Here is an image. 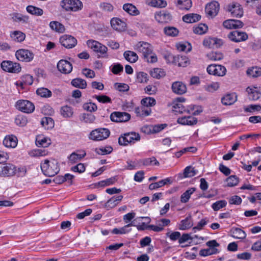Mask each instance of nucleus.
<instances>
[{"instance_id": "nucleus-1", "label": "nucleus", "mask_w": 261, "mask_h": 261, "mask_svg": "<svg viewBox=\"0 0 261 261\" xmlns=\"http://www.w3.org/2000/svg\"><path fill=\"white\" fill-rule=\"evenodd\" d=\"M135 49L142 54L145 61L149 63H154L158 61L155 54L153 52L152 45L146 42H139L135 46Z\"/></svg>"}, {"instance_id": "nucleus-2", "label": "nucleus", "mask_w": 261, "mask_h": 261, "mask_svg": "<svg viewBox=\"0 0 261 261\" xmlns=\"http://www.w3.org/2000/svg\"><path fill=\"white\" fill-rule=\"evenodd\" d=\"M41 169L43 173L46 176H53L57 174L60 170L58 163L54 160L49 161L48 160H44L43 163H41Z\"/></svg>"}, {"instance_id": "nucleus-3", "label": "nucleus", "mask_w": 261, "mask_h": 261, "mask_svg": "<svg viewBox=\"0 0 261 261\" xmlns=\"http://www.w3.org/2000/svg\"><path fill=\"white\" fill-rule=\"evenodd\" d=\"M140 140V135L136 132H132L121 135L118 139V143L121 146H126L128 144L134 143Z\"/></svg>"}, {"instance_id": "nucleus-4", "label": "nucleus", "mask_w": 261, "mask_h": 261, "mask_svg": "<svg viewBox=\"0 0 261 261\" xmlns=\"http://www.w3.org/2000/svg\"><path fill=\"white\" fill-rule=\"evenodd\" d=\"M88 46L92 49L94 51L99 53L98 55V58H108L107 55L108 48L104 45L101 44L99 42L93 40H89L87 42Z\"/></svg>"}, {"instance_id": "nucleus-5", "label": "nucleus", "mask_w": 261, "mask_h": 261, "mask_svg": "<svg viewBox=\"0 0 261 261\" xmlns=\"http://www.w3.org/2000/svg\"><path fill=\"white\" fill-rule=\"evenodd\" d=\"M110 135V131L108 128H99L92 130L89 138L94 141H101L107 139Z\"/></svg>"}, {"instance_id": "nucleus-6", "label": "nucleus", "mask_w": 261, "mask_h": 261, "mask_svg": "<svg viewBox=\"0 0 261 261\" xmlns=\"http://www.w3.org/2000/svg\"><path fill=\"white\" fill-rule=\"evenodd\" d=\"M61 5L66 11L74 12L81 10L83 7V4L80 0H63Z\"/></svg>"}, {"instance_id": "nucleus-7", "label": "nucleus", "mask_w": 261, "mask_h": 261, "mask_svg": "<svg viewBox=\"0 0 261 261\" xmlns=\"http://www.w3.org/2000/svg\"><path fill=\"white\" fill-rule=\"evenodd\" d=\"M16 108L24 113H32L35 109L34 104L28 100H19L16 104Z\"/></svg>"}, {"instance_id": "nucleus-8", "label": "nucleus", "mask_w": 261, "mask_h": 261, "mask_svg": "<svg viewBox=\"0 0 261 261\" xmlns=\"http://www.w3.org/2000/svg\"><path fill=\"white\" fill-rule=\"evenodd\" d=\"M1 66L3 70L9 72L17 73L21 71L20 64L11 61H4L2 62Z\"/></svg>"}, {"instance_id": "nucleus-9", "label": "nucleus", "mask_w": 261, "mask_h": 261, "mask_svg": "<svg viewBox=\"0 0 261 261\" xmlns=\"http://www.w3.org/2000/svg\"><path fill=\"white\" fill-rule=\"evenodd\" d=\"M130 115L126 112H114L110 115L112 121L115 122H125L130 119Z\"/></svg>"}, {"instance_id": "nucleus-10", "label": "nucleus", "mask_w": 261, "mask_h": 261, "mask_svg": "<svg viewBox=\"0 0 261 261\" xmlns=\"http://www.w3.org/2000/svg\"><path fill=\"white\" fill-rule=\"evenodd\" d=\"M1 168L0 176L1 177L12 176L16 173V167L12 164H4L2 165Z\"/></svg>"}, {"instance_id": "nucleus-11", "label": "nucleus", "mask_w": 261, "mask_h": 261, "mask_svg": "<svg viewBox=\"0 0 261 261\" xmlns=\"http://www.w3.org/2000/svg\"><path fill=\"white\" fill-rule=\"evenodd\" d=\"M15 56L18 60L27 62H30L34 58L33 53L28 49H21L16 51Z\"/></svg>"}, {"instance_id": "nucleus-12", "label": "nucleus", "mask_w": 261, "mask_h": 261, "mask_svg": "<svg viewBox=\"0 0 261 261\" xmlns=\"http://www.w3.org/2000/svg\"><path fill=\"white\" fill-rule=\"evenodd\" d=\"M207 71L210 74L223 76L225 74L226 69L224 66L220 65L211 64L207 67Z\"/></svg>"}, {"instance_id": "nucleus-13", "label": "nucleus", "mask_w": 261, "mask_h": 261, "mask_svg": "<svg viewBox=\"0 0 261 261\" xmlns=\"http://www.w3.org/2000/svg\"><path fill=\"white\" fill-rule=\"evenodd\" d=\"M60 42L65 47L71 48L77 44L76 39L71 35H65L60 38Z\"/></svg>"}, {"instance_id": "nucleus-14", "label": "nucleus", "mask_w": 261, "mask_h": 261, "mask_svg": "<svg viewBox=\"0 0 261 261\" xmlns=\"http://www.w3.org/2000/svg\"><path fill=\"white\" fill-rule=\"evenodd\" d=\"M219 10V4L216 1L208 3L205 8L206 13L210 16H216Z\"/></svg>"}, {"instance_id": "nucleus-15", "label": "nucleus", "mask_w": 261, "mask_h": 261, "mask_svg": "<svg viewBox=\"0 0 261 261\" xmlns=\"http://www.w3.org/2000/svg\"><path fill=\"white\" fill-rule=\"evenodd\" d=\"M59 71L64 74L70 73L72 70V65L70 62L66 60H61L57 64Z\"/></svg>"}, {"instance_id": "nucleus-16", "label": "nucleus", "mask_w": 261, "mask_h": 261, "mask_svg": "<svg viewBox=\"0 0 261 261\" xmlns=\"http://www.w3.org/2000/svg\"><path fill=\"white\" fill-rule=\"evenodd\" d=\"M247 38V34L243 32L234 31L229 33V39L236 42L245 41Z\"/></svg>"}, {"instance_id": "nucleus-17", "label": "nucleus", "mask_w": 261, "mask_h": 261, "mask_svg": "<svg viewBox=\"0 0 261 261\" xmlns=\"http://www.w3.org/2000/svg\"><path fill=\"white\" fill-rule=\"evenodd\" d=\"M155 19L160 23H168L172 19L171 14L165 11L156 12L155 14Z\"/></svg>"}, {"instance_id": "nucleus-18", "label": "nucleus", "mask_w": 261, "mask_h": 261, "mask_svg": "<svg viewBox=\"0 0 261 261\" xmlns=\"http://www.w3.org/2000/svg\"><path fill=\"white\" fill-rule=\"evenodd\" d=\"M229 12L233 17H241L243 15V10L241 6L237 3H233L229 8Z\"/></svg>"}, {"instance_id": "nucleus-19", "label": "nucleus", "mask_w": 261, "mask_h": 261, "mask_svg": "<svg viewBox=\"0 0 261 261\" xmlns=\"http://www.w3.org/2000/svg\"><path fill=\"white\" fill-rule=\"evenodd\" d=\"M172 89L174 93L181 95L187 91V87L181 82H175L172 85Z\"/></svg>"}, {"instance_id": "nucleus-20", "label": "nucleus", "mask_w": 261, "mask_h": 261, "mask_svg": "<svg viewBox=\"0 0 261 261\" xmlns=\"http://www.w3.org/2000/svg\"><path fill=\"white\" fill-rule=\"evenodd\" d=\"M112 27L115 30L121 32L124 31L126 28L125 23L118 18H113L111 20Z\"/></svg>"}, {"instance_id": "nucleus-21", "label": "nucleus", "mask_w": 261, "mask_h": 261, "mask_svg": "<svg viewBox=\"0 0 261 261\" xmlns=\"http://www.w3.org/2000/svg\"><path fill=\"white\" fill-rule=\"evenodd\" d=\"M229 235L238 239H244L246 237V233L240 228L232 227L229 230Z\"/></svg>"}, {"instance_id": "nucleus-22", "label": "nucleus", "mask_w": 261, "mask_h": 261, "mask_svg": "<svg viewBox=\"0 0 261 261\" xmlns=\"http://www.w3.org/2000/svg\"><path fill=\"white\" fill-rule=\"evenodd\" d=\"M3 144L8 148H15L17 145V139L13 135L6 136L3 140Z\"/></svg>"}, {"instance_id": "nucleus-23", "label": "nucleus", "mask_w": 261, "mask_h": 261, "mask_svg": "<svg viewBox=\"0 0 261 261\" xmlns=\"http://www.w3.org/2000/svg\"><path fill=\"white\" fill-rule=\"evenodd\" d=\"M122 195H119L116 197H112L105 203V207L107 208L108 210L114 207L117 205L118 202H120L122 200Z\"/></svg>"}, {"instance_id": "nucleus-24", "label": "nucleus", "mask_w": 261, "mask_h": 261, "mask_svg": "<svg viewBox=\"0 0 261 261\" xmlns=\"http://www.w3.org/2000/svg\"><path fill=\"white\" fill-rule=\"evenodd\" d=\"M177 122L182 125H193L197 123V119L192 116H185L179 118Z\"/></svg>"}, {"instance_id": "nucleus-25", "label": "nucleus", "mask_w": 261, "mask_h": 261, "mask_svg": "<svg viewBox=\"0 0 261 261\" xmlns=\"http://www.w3.org/2000/svg\"><path fill=\"white\" fill-rule=\"evenodd\" d=\"M172 182L170 178H166L158 182L151 183L149 185V189L150 190H155L159 188L162 187L167 184H171Z\"/></svg>"}, {"instance_id": "nucleus-26", "label": "nucleus", "mask_w": 261, "mask_h": 261, "mask_svg": "<svg viewBox=\"0 0 261 261\" xmlns=\"http://www.w3.org/2000/svg\"><path fill=\"white\" fill-rule=\"evenodd\" d=\"M51 144L50 139L43 136H38L36 139V144L37 146L43 148L48 147Z\"/></svg>"}, {"instance_id": "nucleus-27", "label": "nucleus", "mask_w": 261, "mask_h": 261, "mask_svg": "<svg viewBox=\"0 0 261 261\" xmlns=\"http://www.w3.org/2000/svg\"><path fill=\"white\" fill-rule=\"evenodd\" d=\"M182 20L187 23H194L201 19V16L197 14L190 13L182 17Z\"/></svg>"}, {"instance_id": "nucleus-28", "label": "nucleus", "mask_w": 261, "mask_h": 261, "mask_svg": "<svg viewBox=\"0 0 261 261\" xmlns=\"http://www.w3.org/2000/svg\"><path fill=\"white\" fill-rule=\"evenodd\" d=\"M174 64L179 67H187L189 64V60L186 56H177L174 60Z\"/></svg>"}, {"instance_id": "nucleus-29", "label": "nucleus", "mask_w": 261, "mask_h": 261, "mask_svg": "<svg viewBox=\"0 0 261 261\" xmlns=\"http://www.w3.org/2000/svg\"><path fill=\"white\" fill-rule=\"evenodd\" d=\"M83 154H78L75 152H72L68 157V159L69 162L71 164H74L81 161L83 158H84L86 155V153L85 151H83Z\"/></svg>"}, {"instance_id": "nucleus-30", "label": "nucleus", "mask_w": 261, "mask_h": 261, "mask_svg": "<svg viewBox=\"0 0 261 261\" xmlns=\"http://www.w3.org/2000/svg\"><path fill=\"white\" fill-rule=\"evenodd\" d=\"M123 56L124 58L130 63H135L138 59L137 54L130 50L124 51Z\"/></svg>"}, {"instance_id": "nucleus-31", "label": "nucleus", "mask_w": 261, "mask_h": 261, "mask_svg": "<svg viewBox=\"0 0 261 261\" xmlns=\"http://www.w3.org/2000/svg\"><path fill=\"white\" fill-rule=\"evenodd\" d=\"M246 92L248 94V98L252 100H256L259 98L260 93L256 89L248 87Z\"/></svg>"}, {"instance_id": "nucleus-32", "label": "nucleus", "mask_w": 261, "mask_h": 261, "mask_svg": "<svg viewBox=\"0 0 261 261\" xmlns=\"http://www.w3.org/2000/svg\"><path fill=\"white\" fill-rule=\"evenodd\" d=\"M49 27L53 30L59 33H63L65 30L64 25L57 21H51Z\"/></svg>"}, {"instance_id": "nucleus-33", "label": "nucleus", "mask_w": 261, "mask_h": 261, "mask_svg": "<svg viewBox=\"0 0 261 261\" xmlns=\"http://www.w3.org/2000/svg\"><path fill=\"white\" fill-rule=\"evenodd\" d=\"M123 10L132 15H137L139 14L136 7L131 4H125L123 6Z\"/></svg>"}, {"instance_id": "nucleus-34", "label": "nucleus", "mask_w": 261, "mask_h": 261, "mask_svg": "<svg viewBox=\"0 0 261 261\" xmlns=\"http://www.w3.org/2000/svg\"><path fill=\"white\" fill-rule=\"evenodd\" d=\"M195 188H190L186 190L180 196V201L182 203L188 202L191 195L195 191Z\"/></svg>"}, {"instance_id": "nucleus-35", "label": "nucleus", "mask_w": 261, "mask_h": 261, "mask_svg": "<svg viewBox=\"0 0 261 261\" xmlns=\"http://www.w3.org/2000/svg\"><path fill=\"white\" fill-rule=\"evenodd\" d=\"M139 163H142L144 166H148L151 165L159 166L160 163L154 156L150 158H146L140 160Z\"/></svg>"}, {"instance_id": "nucleus-36", "label": "nucleus", "mask_w": 261, "mask_h": 261, "mask_svg": "<svg viewBox=\"0 0 261 261\" xmlns=\"http://www.w3.org/2000/svg\"><path fill=\"white\" fill-rule=\"evenodd\" d=\"M71 85L76 88L80 89H85L87 87V83L84 79L81 78H76L73 79L71 82Z\"/></svg>"}, {"instance_id": "nucleus-37", "label": "nucleus", "mask_w": 261, "mask_h": 261, "mask_svg": "<svg viewBox=\"0 0 261 261\" xmlns=\"http://www.w3.org/2000/svg\"><path fill=\"white\" fill-rule=\"evenodd\" d=\"M41 125L47 129L51 128L54 126V120L49 117H43L41 121Z\"/></svg>"}, {"instance_id": "nucleus-38", "label": "nucleus", "mask_w": 261, "mask_h": 261, "mask_svg": "<svg viewBox=\"0 0 261 261\" xmlns=\"http://www.w3.org/2000/svg\"><path fill=\"white\" fill-rule=\"evenodd\" d=\"M27 11L28 13L36 16H41L43 13V11L42 9L32 5L28 6L27 7Z\"/></svg>"}, {"instance_id": "nucleus-39", "label": "nucleus", "mask_w": 261, "mask_h": 261, "mask_svg": "<svg viewBox=\"0 0 261 261\" xmlns=\"http://www.w3.org/2000/svg\"><path fill=\"white\" fill-rule=\"evenodd\" d=\"M164 32L167 36L175 37L178 34L179 31L176 28L169 26L164 28Z\"/></svg>"}, {"instance_id": "nucleus-40", "label": "nucleus", "mask_w": 261, "mask_h": 261, "mask_svg": "<svg viewBox=\"0 0 261 261\" xmlns=\"http://www.w3.org/2000/svg\"><path fill=\"white\" fill-rule=\"evenodd\" d=\"M36 93L38 95L45 98L50 97L52 95L51 92L49 89L43 87L37 89Z\"/></svg>"}, {"instance_id": "nucleus-41", "label": "nucleus", "mask_w": 261, "mask_h": 261, "mask_svg": "<svg viewBox=\"0 0 261 261\" xmlns=\"http://www.w3.org/2000/svg\"><path fill=\"white\" fill-rule=\"evenodd\" d=\"M207 30V26L204 23H200L197 27L193 28L194 33L199 35L204 34L206 32Z\"/></svg>"}, {"instance_id": "nucleus-42", "label": "nucleus", "mask_w": 261, "mask_h": 261, "mask_svg": "<svg viewBox=\"0 0 261 261\" xmlns=\"http://www.w3.org/2000/svg\"><path fill=\"white\" fill-rule=\"evenodd\" d=\"M247 74L251 77H257L261 75V68L257 67H253L247 70Z\"/></svg>"}, {"instance_id": "nucleus-43", "label": "nucleus", "mask_w": 261, "mask_h": 261, "mask_svg": "<svg viewBox=\"0 0 261 261\" xmlns=\"http://www.w3.org/2000/svg\"><path fill=\"white\" fill-rule=\"evenodd\" d=\"M141 103L144 107H153L156 104V100L153 97H148L143 98L141 101Z\"/></svg>"}, {"instance_id": "nucleus-44", "label": "nucleus", "mask_w": 261, "mask_h": 261, "mask_svg": "<svg viewBox=\"0 0 261 261\" xmlns=\"http://www.w3.org/2000/svg\"><path fill=\"white\" fill-rule=\"evenodd\" d=\"M61 114L65 118L70 117L73 115L72 109L68 106H65L61 109Z\"/></svg>"}, {"instance_id": "nucleus-45", "label": "nucleus", "mask_w": 261, "mask_h": 261, "mask_svg": "<svg viewBox=\"0 0 261 261\" xmlns=\"http://www.w3.org/2000/svg\"><path fill=\"white\" fill-rule=\"evenodd\" d=\"M11 36L14 40L18 42L23 41L25 37V34L20 31H14Z\"/></svg>"}, {"instance_id": "nucleus-46", "label": "nucleus", "mask_w": 261, "mask_h": 261, "mask_svg": "<svg viewBox=\"0 0 261 261\" xmlns=\"http://www.w3.org/2000/svg\"><path fill=\"white\" fill-rule=\"evenodd\" d=\"M244 23L237 19H229V29H237L243 27Z\"/></svg>"}, {"instance_id": "nucleus-47", "label": "nucleus", "mask_w": 261, "mask_h": 261, "mask_svg": "<svg viewBox=\"0 0 261 261\" xmlns=\"http://www.w3.org/2000/svg\"><path fill=\"white\" fill-rule=\"evenodd\" d=\"M261 110V106L259 105H250L244 107V111L245 112L253 113L258 112Z\"/></svg>"}, {"instance_id": "nucleus-48", "label": "nucleus", "mask_w": 261, "mask_h": 261, "mask_svg": "<svg viewBox=\"0 0 261 261\" xmlns=\"http://www.w3.org/2000/svg\"><path fill=\"white\" fill-rule=\"evenodd\" d=\"M113 151V148L111 146H108L105 147L96 148L95 151L96 153L100 155H105L110 154Z\"/></svg>"}, {"instance_id": "nucleus-49", "label": "nucleus", "mask_w": 261, "mask_h": 261, "mask_svg": "<svg viewBox=\"0 0 261 261\" xmlns=\"http://www.w3.org/2000/svg\"><path fill=\"white\" fill-rule=\"evenodd\" d=\"M208 58L213 61H218L221 60L223 57V54L220 52L212 51L207 55Z\"/></svg>"}, {"instance_id": "nucleus-50", "label": "nucleus", "mask_w": 261, "mask_h": 261, "mask_svg": "<svg viewBox=\"0 0 261 261\" xmlns=\"http://www.w3.org/2000/svg\"><path fill=\"white\" fill-rule=\"evenodd\" d=\"M15 122L19 126H24L28 122L27 118L23 115H18L15 119Z\"/></svg>"}, {"instance_id": "nucleus-51", "label": "nucleus", "mask_w": 261, "mask_h": 261, "mask_svg": "<svg viewBox=\"0 0 261 261\" xmlns=\"http://www.w3.org/2000/svg\"><path fill=\"white\" fill-rule=\"evenodd\" d=\"M150 74L152 77L157 79H159L165 75L164 70L162 69L158 68H154L153 70L151 72Z\"/></svg>"}, {"instance_id": "nucleus-52", "label": "nucleus", "mask_w": 261, "mask_h": 261, "mask_svg": "<svg viewBox=\"0 0 261 261\" xmlns=\"http://www.w3.org/2000/svg\"><path fill=\"white\" fill-rule=\"evenodd\" d=\"M177 4L180 5V9L189 10L192 6L191 0H178Z\"/></svg>"}, {"instance_id": "nucleus-53", "label": "nucleus", "mask_w": 261, "mask_h": 261, "mask_svg": "<svg viewBox=\"0 0 261 261\" xmlns=\"http://www.w3.org/2000/svg\"><path fill=\"white\" fill-rule=\"evenodd\" d=\"M95 117L91 113H84L81 116V120L86 123H92L94 121Z\"/></svg>"}, {"instance_id": "nucleus-54", "label": "nucleus", "mask_w": 261, "mask_h": 261, "mask_svg": "<svg viewBox=\"0 0 261 261\" xmlns=\"http://www.w3.org/2000/svg\"><path fill=\"white\" fill-rule=\"evenodd\" d=\"M94 98H96L99 102L102 103H111L112 100L111 98L106 95H94L93 96Z\"/></svg>"}, {"instance_id": "nucleus-55", "label": "nucleus", "mask_w": 261, "mask_h": 261, "mask_svg": "<svg viewBox=\"0 0 261 261\" xmlns=\"http://www.w3.org/2000/svg\"><path fill=\"white\" fill-rule=\"evenodd\" d=\"M173 111L176 113H182L186 112V108L181 103H176L173 105Z\"/></svg>"}, {"instance_id": "nucleus-56", "label": "nucleus", "mask_w": 261, "mask_h": 261, "mask_svg": "<svg viewBox=\"0 0 261 261\" xmlns=\"http://www.w3.org/2000/svg\"><path fill=\"white\" fill-rule=\"evenodd\" d=\"M148 75L144 72H139L137 74V81L140 83H146L148 81Z\"/></svg>"}, {"instance_id": "nucleus-57", "label": "nucleus", "mask_w": 261, "mask_h": 261, "mask_svg": "<svg viewBox=\"0 0 261 261\" xmlns=\"http://www.w3.org/2000/svg\"><path fill=\"white\" fill-rule=\"evenodd\" d=\"M196 171L191 166L187 167L184 172L185 177H191L195 175Z\"/></svg>"}, {"instance_id": "nucleus-58", "label": "nucleus", "mask_w": 261, "mask_h": 261, "mask_svg": "<svg viewBox=\"0 0 261 261\" xmlns=\"http://www.w3.org/2000/svg\"><path fill=\"white\" fill-rule=\"evenodd\" d=\"M227 204V202L225 200H219L214 203L212 207L215 211H217L220 208L225 206Z\"/></svg>"}, {"instance_id": "nucleus-59", "label": "nucleus", "mask_w": 261, "mask_h": 261, "mask_svg": "<svg viewBox=\"0 0 261 261\" xmlns=\"http://www.w3.org/2000/svg\"><path fill=\"white\" fill-rule=\"evenodd\" d=\"M83 109L90 112H95L97 109V107L95 103L88 102L83 105Z\"/></svg>"}, {"instance_id": "nucleus-60", "label": "nucleus", "mask_w": 261, "mask_h": 261, "mask_svg": "<svg viewBox=\"0 0 261 261\" xmlns=\"http://www.w3.org/2000/svg\"><path fill=\"white\" fill-rule=\"evenodd\" d=\"M12 18L14 21L16 22L22 21L23 22H27L29 19L28 16L18 13L14 14Z\"/></svg>"}, {"instance_id": "nucleus-61", "label": "nucleus", "mask_w": 261, "mask_h": 261, "mask_svg": "<svg viewBox=\"0 0 261 261\" xmlns=\"http://www.w3.org/2000/svg\"><path fill=\"white\" fill-rule=\"evenodd\" d=\"M197 150L196 148L195 147H186L184 148L183 149L180 150L179 151H178L176 152L175 156L177 158H179L181 155L184 153H186V152H195Z\"/></svg>"}, {"instance_id": "nucleus-62", "label": "nucleus", "mask_w": 261, "mask_h": 261, "mask_svg": "<svg viewBox=\"0 0 261 261\" xmlns=\"http://www.w3.org/2000/svg\"><path fill=\"white\" fill-rule=\"evenodd\" d=\"M114 87L116 89L120 92H125L129 90L128 85L124 83H116L114 84Z\"/></svg>"}, {"instance_id": "nucleus-63", "label": "nucleus", "mask_w": 261, "mask_h": 261, "mask_svg": "<svg viewBox=\"0 0 261 261\" xmlns=\"http://www.w3.org/2000/svg\"><path fill=\"white\" fill-rule=\"evenodd\" d=\"M206 245L209 247L210 249H214L213 252L216 254L218 252V249L216 248V247L219 246V244L215 240L209 241L206 243Z\"/></svg>"}, {"instance_id": "nucleus-64", "label": "nucleus", "mask_w": 261, "mask_h": 261, "mask_svg": "<svg viewBox=\"0 0 261 261\" xmlns=\"http://www.w3.org/2000/svg\"><path fill=\"white\" fill-rule=\"evenodd\" d=\"M86 168L84 164L79 163L77 165L73 166L71 168V170L75 172L80 173H83L85 171Z\"/></svg>"}]
</instances>
